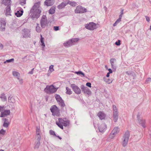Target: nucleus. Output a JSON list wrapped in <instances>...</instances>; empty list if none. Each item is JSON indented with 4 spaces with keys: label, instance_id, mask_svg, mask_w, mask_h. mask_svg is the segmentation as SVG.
<instances>
[{
    "label": "nucleus",
    "instance_id": "obj_1",
    "mask_svg": "<svg viewBox=\"0 0 151 151\" xmlns=\"http://www.w3.org/2000/svg\"><path fill=\"white\" fill-rule=\"evenodd\" d=\"M40 4V1L35 3L30 10V16L32 19L35 18L37 19L39 17L42 9Z\"/></svg>",
    "mask_w": 151,
    "mask_h": 151
},
{
    "label": "nucleus",
    "instance_id": "obj_2",
    "mask_svg": "<svg viewBox=\"0 0 151 151\" xmlns=\"http://www.w3.org/2000/svg\"><path fill=\"white\" fill-rule=\"evenodd\" d=\"M54 96L58 104L61 107L62 110L65 111L66 110V108L64 101L59 95L55 94Z\"/></svg>",
    "mask_w": 151,
    "mask_h": 151
},
{
    "label": "nucleus",
    "instance_id": "obj_3",
    "mask_svg": "<svg viewBox=\"0 0 151 151\" xmlns=\"http://www.w3.org/2000/svg\"><path fill=\"white\" fill-rule=\"evenodd\" d=\"M58 88H56L53 85H47L44 89V91L47 94H52L56 91Z\"/></svg>",
    "mask_w": 151,
    "mask_h": 151
},
{
    "label": "nucleus",
    "instance_id": "obj_4",
    "mask_svg": "<svg viewBox=\"0 0 151 151\" xmlns=\"http://www.w3.org/2000/svg\"><path fill=\"white\" fill-rule=\"evenodd\" d=\"M129 136V131H126L122 139V144L123 147H125L127 145Z\"/></svg>",
    "mask_w": 151,
    "mask_h": 151
},
{
    "label": "nucleus",
    "instance_id": "obj_5",
    "mask_svg": "<svg viewBox=\"0 0 151 151\" xmlns=\"http://www.w3.org/2000/svg\"><path fill=\"white\" fill-rule=\"evenodd\" d=\"M79 40V39L78 38H72L64 43L63 45L66 47H69L73 45Z\"/></svg>",
    "mask_w": 151,
    "mask_h": 151
},
{
    "label": "nucleus",
    "instance_id": "obj_6",
    "mask_svg": "<svg viewBox=\"0 0 151 151\" xmlns=\"http://www.w3.org/2000/svg\"><path fill=\"white\" fill-rule=\"evenodd\" d=\"M48 23V22L46 16L43 15L40 21V25L42 28H45Z\"/></svg>",
    "mask_w": 151,
    "mask_h": 151
},
{
    "label": "nucleus",
    "instance_id": "obj_7",
    "mask_svg": "<svg viewBox=\"0 0 151 151\" xmlns=\"http://www.w3.org/2000/svg\"><path fill=\"white\" fill-rule=\"evenodd\" d=\"M113 120L116 122L118 119V109L115 105H113Z\"/></svg>",
    "mask_w": 151,
    "mask_h": 151
},
{
    "label": "nucleus",
    "instance_id": "obj_8",
    "mask_svg": "<svg viewBox=\"0 0 151 151\" xmlns=\"http://www.w3.org/2000/svg\"><path fill=\"white\" fill-rule=\"evenodd\" d=\"M50 110L53 115L57 116L59 115L60 112L58 108L56 105L52 106L50 109Z\"/></svg>",
    "mask_w": 151,
    "mask_h": 151
},
{
    "label": "nucleus",
    "instance_id": "obj_9",
    "mask_svg": "<svg viewBox=\"0 0 151 151\" xmlns=\"http://www.w3.org/2000/svg\"><path fill=\"white\" fill-rule=\"evenodd\" d=\"M75 12L76 13L82 14L86 12L87 9L85 8L79 6L76 7Z\"/></svg>",
    "mask_w": 151,
    "mask_h": 151
},
{
    "label": "nucleus",
    "instance_id": "obj_10",
    "mask_svg": "<svg viewBox=\"0 0 151 151\" xmlns=\"http://www.w3.org/2000/svg\"><path fill=\"white\" fill-rule=\"evenodd\" d=\"M85 28L89 30H93L96 29V24L93 22H91L86 25Z\"/></svg>",
    "mask_w": 151,
    "mask_h": 151
},
{
    "label": "nucleus",
    "instance_id": "obj_11",
    "mask_svg": "<svg viewBox=\"0 0 151 151\" xmlns=\"http://www.w3.org/2000/svg\"><path fill=\"white\" fill-rule=\"evenodd\" d=\"M22 35L25 38L30 37V30L27 29H24L22 30Z\"/></svg>",
    "mask_w": 151,
    "mask_h": 151
},
{
    "label": "nucleus",
    "instance_id": "obj_12",
    "mask_svg": "<svg viewBox=\"0 0 151 151\" xmlns=\"http://www.w3.org/2000/svg\"><path fill=\"white\" fill-rule=\"evenodd\" d=\"M41 131L39 128L37 127L36 133L35 137V140L36 141H40L41 139L40 135Z\"/></svg>",
    "mask_w": 151,
    "mask_h": 151
},
{
    "label": "nucleus",
    "instance_id": "obj_13",
    "mask_svg": "<svg viewBox=\"0 0 151 151\" xmlns=\"http://www.w3.org/2000/svg\"><path fill=\"white\" fill-rule=\"evenodd\" d=\"M137 119L139 123L140 124H141L142 126L144 128L145 127V121L144 119H142L140 118V114L139 112H138L137 115Z\"/></svg>",
    "mask_w": 151,
    "mask_h": 151
},
{
    "label": "nucleus",
    "instance_id": "obj_14",
    "mask_svg": "<svg viewBox=\"0 0 151 151\" xmlns=\"http://www.w3.org/2000/svg\"><path fill=\"white\" fill-rule=\"evenodd\" d=\"M99 131L101 132H103L106 129L107 127L106 124L104 123L99 124L98 126Z\"/></svg>",
    "mask_w": 151,
    "mask_h": 151
},
{
    "label": "nucleus",
    "instance_id": "obj_15",
    "mask_svg": "<svg viewBox=\"0 0 151 151\" xmlns=\"http://www.w3.org/2000/svg\"><path fill=\"white\" fill-rule=\"evenodd\" d=\"M119 132V130L118 127H115L110 135V137L111 139L113 138L114 137L115 135L117 134Z\"/></svg>",
    "mask_w": 151,
    "mask_h": 151
},
{
    "label": "nucleus",
    "instance_id": "obj_16",
    "mask_svg": "<svg viewBox=\"0 0 151 151\" xmlns=\"http://www.w3.org/2000/svg\"><path fill=\"white\" fill-rule=\"evenodd\" d=\"M71 87L72 88L73 91L76 94H79L81 93V90L80 88L75 84H72L71 85Z\"/></svg>",
    "mask_w": 151,
    "mask_h": 151
},
{
    "label": "nucleus",
    "instance_id": "obj_17",
    "mask_svg": "<svg viewBox=\"0 0 151 151\" xmlns=\"http://www.w3.org/2000/svg\"><path fill=\"white\" fill-rule=\"evenodd\" d=\"M81 89L84 93L87 94L88 95H90L91 94V92L90 89L87 87H85L83 85H82L81 87Z\"/></svg>",
    "mask_w": 151,
    "mask_h": 151
},
{
    "label": "nucleus",
    "instance_id": "obj_18",
    "mask_svg": "<svg viewBox=\"0 0 151 151\" xmlns=\"http://www.w3.org/2000/svg\"><path fill=\"white\" fill-rule=\"evenodd\" d=\"M23 13V9L21 8H19L15 13V15L17 17H20Z\"/></svg>",
    "mask_w": 151,
    "mask_h": 151
},
{
    "label": "nucleus",
    "instance_id": "obj_19",
    "mask_svg": "<svg viewBox=\"0 0 151 151\" xmlns=\"http://www.w3.org/2000/svg\"><path fill=\"white\" fill-rule=\"evenodd\" d=\"M54 0H46L44 3L46 6H50L54 4Z\"/></svg>",
    "mask_w": 151,
    "mask_h": 151
},
{
    "label": "nucleus",
    "instance_id": "obj_20",
    "mask_svg": "<svg viewBox=\"0 0 151 151\" xmlns=\"http://www.w3.org/2000/svg\"><path fill=\"white\" fill-rule=\"evenodd\" d=\"M97 116L101 120L104 119L105 117V114L101 111L99 112L97 114Z\"/></svg>",
    "mask_w": 151,
    "mask_h": 151
},
{
    "label": "nucleus",
    "instance_id": "obj_21",
    "mask_svg": "<svg viewBox=\"0 0 151 151\" xmlns=\"http://www.w3.org/2000/svg\"><path fill=\"white\" fill-rule=\"evenodd\" d=\"M3 119V121H4V122L3 124V126L7 128L9 124V120L8 119L6 118Z\"/></svg>",
    "mask_w": 151,
    "mask_h": 151
},
{
    "label": "nucleus",
    "instance_id": "obj_22",
    "mask_svg": "<svg viewBox=\"0 0 151 151\" xmlns=\"http://www.w3.org/2000/svg\"><path fill=\"white\" fill-rule=\"evenodd\" d=\"M67 4L68 3H67L63 2L58 6V8L59 9H62L64 8Z\"/></svg>",
    "mask_w": 151,
    "mask_h": 151
},
{
    "label": "nucleus",
    "instance_id": "obj_23",
    "mask_svg": "<svg viewBox=\"0 0 151 151\" xmlns=\"http://www.w3.org/2000/svg\"><path fill=\"white\" fill-rule=\"evenodd\" d=\"M0 98L2 101L4 102L7 101L6 97L4 93H2L1 95Z\"/></svg>",
    "mask_w": 151,
    "mask_h": 151
},
{
    "label": "nucleus",
    "instance_id": "obj_24",
    "mask_svg": "<svg viewBox=\"0 0 151 151\" xmlns=\"http://www.w3.org/2000/svg\"><path fill=\"white\" fill-rule=\"evenodd\" d=\"M10 6H7L6 9V15H11L10 14Z\"/></svg>",
    "mask_w": 151,
    "mask_h": 151
},
{
    "label": "nucleus",
    "instance_id": "obj_25",
    "mask_svg": "<svg viewBox=\"0 0 151 151\" xmlns=\"http://www.w3.org/2000/svg\"><path fill=\"white\" fill-rule=\"evenodd\" d=\"M75 73L81 77H84L85 76L84 73L81 71H76L75 72Z\"/></svg>",
    "mask_w": 151,
    "mask_h": 151
},
{
    "label": "nucleus",
    "instance_id": "obj_26",
    "mask_svg": "<svg viewBox=\"0 0 151 151\" xmlns=\"http://www.w3.org/2000/svg\"><path fill=\"white\" fill-rule=\"evenodd\" d=\"M2 3L5 5L9 6L10 4V0H3Z\"/></svg>",
    "mask_w": 151,
    "mask_h": 151
},
{
    "label": "nucleus",
    "instance_id": "obj_27",
    "mask_svg": "<svg viewBox=\"0 0 151 151\" xmlns=\"http://www.w3.org/2000/svg\"><path fill=\"white\" fill-rule=\"evenodd\" d=\"M12 74L14 76L17 77L18 80L19 79V74L18 72L14 71L12 72Z\"/></svg>",
    "mask_w": 151,
    "mask_h": 151
},
{
    "label": "nucleus",
    "instance_id": "obj_28",
    "mask_svg": "<svg viewBox=\"0 0 151 151\" xmlns=\"http://www.w3.org/2000/svg\"><path fill=\"white\" fill-rule=\"evenodd\" d=\"M116 61V59L115 58H112L110 59V62L111 64V67L114 68L115 66H114V62Z\"/></svg>",
    "mask_w": 151,
    "mask_h": 151
},
{
    "label": "nucleus",
    "instance_id": "obj_29",
    "mask_svg": "<svg viewBox=\"0 0 151 151\" xmlns=\"http://www.w3.org/2000/svg\"><path fill=\"white\" fill-rule=\"evenodd\" d=\"M8 102L10 103L14 104L15 102V100L12 97L9 96L8 98Z\"/></svg>",
    "mask_w": 151,
    "mask_h": 151
},
{
    "label": "nucleus",
    "instance_id": "obj_30",
    "mask_svg": "<svg viewBox=\"0 0 151 151\" xmlns=\"http://www.w3.org/2000/svg\"><path fill=\"white\" fill-rule=\"evenodd\" d=\"M2 112L4 114L5 116L10 115L11 113L10 111L9 110H5L4 109V110L2 111Z\"/></svg>",
    "mask_w": 151,
    "mask_h": 151
},
{
    "label": "nucleus",
    "instance_id": "obj_31",
    "mask_svg": "<svg viewBox=\"0 0 151 151\" xmlns=\"http://www.w3.org/2000/svg\"><path fill=\"white\" fill-rule=\"evenodd\" d=\"M40 42L41 43V45L42 46V48L44 49L45 45L44 43V38L42 37L41 35Z\"/></svg>",
    "mask_w": 151,
    "mask_h": 151
},
{
    "label": "nucleus",
    "instance_id": "obj_32",
    "mask_svg": "<svg viewBox=\"0 0 151 151\" xmlns=\"http://www.w3.org/2000/svg\"><path fill=\"white\" fill-rule=\"evenodd\" d=\"M42 29L40 26L39 24L37 23L36 27V29L37 32H40L41 30Z\"/></svg>",
    "mask_w": 151,
    "mask_h": 151
},
{
    "label": "nucleus",
    "instance_id": "obj_33",
    "mask_svg": "<svg viewBox=\"0 0 151 151\" xmlns=\"http://www.w3.org/2000/svg\"><path fill=\"white\" fill-rule=\"evenodd\" d=\"M35 145L34 148L35 149H38L40 145V141H35Z\"/></svg>",
    "mask_w": 151,
    "mask_h": 151
},
{
    "label": "nucleus",
    "instance_id": "obj_34",
    "mask_svg": "<svg viewBox=\"0 0 151 151\" xmlns=\"http://www.w3.org/2000/svg\"><path fill=\"white\" fill-rule=\"evenodd\" d=\"M67 3H68V4H69L70 6H76L77 4L74 1H69Z\"/></svg>",
    "mask_w": 151,
    "mask_h": 151
},
{
    "label": "nucleus",
    "instance_id": "obj_35",
    "mask_svg": "<svg viewBox=\"0 0 151 151\" xmlns=\"http://www.w3.org/2000/svg\"><path fill=\"white\" fill-rule=\"evenodd\" d=\"M66 94L70 95L72 94V91H71V89L68 87H66Z\"/></svg>",
    "mask_w": 151,
    "mask_h": 151
},
{
    "label": "nucleus",
    "instance_id": "obj_36",
    "mask_svg": "<svg viewBox=\"0 0 151 151\" xmlns=\"http://www.w3.org/2000/svg\"><path fill=\"white\" fill-rule=\"evenodd\" d=\"M69 121L68 120L66 119L63 125L64 126L66 127L69 125Z\"/></svg>",
    "mask_w": 151,
    "mask_h": 151
},
{
    "label": "nucleus",
    "instance_id": "obj_37",
    "mask_svg": "<svg viewBox=\"0 0 151 151\" xmlns=\"http://www.w3.org/2000/svg\"><path fill=\"white\" fill-rule=\"evenodd\" d=\"M55 11V8L51 7L49 10V13L50 14H54Z\"/></svg>",
    "mask_w": 151,
    "mask_h": 151
},
{
    "label": "nucleus",
    "instance_id": "obj_38",
    "mask_svg": "<svg viewBox=\"0 0 151 151\" xmlns=\"http://www.w3.org/2000/svg\"><path fill=\"white\" fill-rule=\"evenodd\" d=\"M66 119V118H64L63 119H62L61 118H59L58 119L59 122H58L63 124Z\"/></svg>",
    "mask_w": 151,
    "mask_h": 151
},
{
    "label": "nucleus",
    "instance_id": "obj_39",
    "mask_svg": "<svg viewBox=\"0 0 151 151\" xmlns=\"http://www.w3.org/2000/svg\"><path fill=\"white\" fill-rule=\"evenodd\" d=\"M0 25H6V22L4 19H1L0 20Z\"/></svg>",
    "mask_w": 151,
    "mask_h": 151
},
{
    "label": "nucleus",
    "instance_id": "obj_40",
    "mask_svg": "<svg viewBox=\"0 0 151 151\" xmlns=\"http://www.w3.org/2000/svg\"><path fill=\"white\" fill-rule=\"evenodd\" d=\"M56 124L61 129H63V125L61 123H59L58 122H56Z\"/></svg>",
    "mask_w": 151,
    "mask_h": 151
},
{
    "label": "nucleus",
    "instance_id": "obj_41",
    "mask_svg": "<svg viewBox=\"0 0 151 151\" xmlns=\"http://www.w3.org/2000/svg\"><path fill=\"white\" fill-rule=\"evenodd\" d=\"M19 4L22 6L26 4V0H20Z\"/></svg>",
    "mask_w": 151,
    "mask_h": 151
},
{
    "label": "nucleus",
    "instance_id": "obj_42",
    "mask_svg": "<svg viewBox=\"0 0 151 151\" xmlns=\"http://www.w3.org/2000/svg\"><path fill=\"white\" fill-rule=\"evenodd\" d=\"M5 26L6 25H1V27L0 28V30L1 31H4L5 29Z\"/></svg>",
    "mask_w": 151,
    "mask_h": 151
},
{
    "label": "nucleus",
    "instance_id": "obj_43",
    "mask_svg": "<svg viewBox=\"0 0 151 151\" xmlns=\"http://www.w3.org/2000/svg\"><path fill=\"white\" fill-rule=\"evenodd\" d=\"M150 82H151V78H148L146 79L145 83L146 84H147L149 83Z\"/></svg>",
    "mask_w": 151,
    "mask_h": 151
},
{
    "label": "nucleus",
    "instance_id": "obj_44",
    "mask_svg": "<svg viewBox=\"0 0 151 151\" xmlns=\"http://www.w3.org/2000/svg\"><path fill=\"white\" fill-rule=\"evenodd\" d=\"M53 65H51L50 67H49V70L50 72H53L54 70V69H53Z\"/></svg>",
    "mask_w": 151,
    "mask_h": 151
},
{
    "label": "nucleus",
    "instance_id": "obj_45",
    "mask_svg": "<svg viewBox=\"0 0 151 151\" xmlns=\"http://www.w3.org/2000/svg\"><path fill=\"white\" fill-rule=\"evenodd\" d=\"M14 60V59L13 58H12V59H9V60H7L4 62V63H10V62H11L13 61Z\"/></svg>",
    "mask_w": 151,
    "mask_h": 151
},
{
    "label": "nucleus",
    "instance_id": "obj_46",
    "mask_svg": "<svg viewBox=\"0 0 151 151\" xmlns=\"http://www.w3.org/2000/svg\"><path fill=\"white\" fill-rule=\"evenodd\" d=\"M49 133L50 135H53L54 136H56V134L54 131L51 130L49 131Z\"/></svg>",
    "mask_w": 151,
    "mask_h": 151
},
{
    "label": "nucleus",
    "instance_id": "obj_47",
    "mask_svg": "<svg viewBox=\"0 0 151 151\" xmlns=\"http://www.w3.org/2000/svg\"><path fill=\"white\" fill-rule=\"evenodd\" d=\"M6 107V106H0V111L2 112L3 111L4 109H5Z\"/></svg>",
    "mask_w": 151,
    "mask_h": 151
},
{
    "label": "nucleus",
    "instance_id": "obj_48",
    "mask_svg": "<svg viewBox=\"0 0 151 151\" xmlns=\"http://www.w3.org/2000/svg\"><path fill=\"white\" fill-rule=\"evenodd\" d=\"M6 132V131L4 130L3 129H2L0 131V134L2 135H4Z\"/></svg>",
    "mask_w": 151,
    "mask_h": 151
},
{
    "label": "nucleus",
    "instance_id": "obj_49",
    "mask_svg": "<svg viewBox=\"0 0 151 151\" xmlns=\"http://www.w3.org/2000/svg\"><path fill=\"white\" fill-rule=\"evenodd\" d=\"M115 45H120V41L119 40H118L117 42H116L115 43Z\"/></svg>",
    "mask_w": 151,
    "mask_h": 151
},
{
    "label": "nucleus",
    "instance_id": "obj_50",
    "mask_svg": "<svg viewBox=\"0 0 151 151\" xmlns=\"http://www.w3.org/2000/svg\"><path fill=\"white\" fill-rule=\"evenodd\" d=\"M53 28L54 29L55 31H58L59 30V27L58 26H54Z\"/></svg>",
    "mask_w": 151,
    "mask_h": 151
},
{
    "label": "nucleus",
    "instance_id": "obj_51",
    "mask_svg": "<svg viewBox=\"0 0 151 151\" xmlns=\"http://www.w3.org/2000/svg\"><path fill=\"white\" fill-rule=\"evenodd\" d=\"M86 86H87L89 87H91V84L90 83H89V82L87 83H86Z\"/></svg>",
    "mask_w": 151,
    "mask_h": 151
},
{
    "label": "nucleus",
    "instance_id": "obj_52",
    "mask_svg": "<svg viewBox=\"0 0 151 151\" xmlns=\"http://www.w3.org/2000/svg\"><path fill=\"white\" fill-rule=\"evenodd\" d=\"M145 18H146V20L147 22H149L150 21V18L146 16Z\"/></svg>",
    "mask_w": 151,
    "mask_h": 151
},
{
    "label": "nucleus",
    "instance_id": "obj_53",
    "mask_svg": "<svg viewBox=\"0 0 151 151\" xmlns=\"http://www.w3.org/2000/svg\"><path fill=\"white\" fill-rule=\"evenodd\" d=\"M121 19H120L118 18L115 22L116 23H117L118 24L119 22L121 21Z\"/></svg>",
    "mask_w": 151,
    "mask_h": 151
},
{
    "label": "nucleus",
    "instance_id": "obj_54",
    "mask_svg": "<svg viewBox=\"0 0 151 151\" xmlns=\"http://www.w3.org/2000/svg\"><path fill=\"white\" fill-rule=\"evenodd\" d=\"M1 112V114L0 116V117H4L5 116V115H4V113L2 112V111Z\"/></svg>",
    "mask_w": 151,
    "mask_h": 151
},
{
    "label": "nucleus",
    "instance_id": "obj_55",
    "mask_svg": "<svg viewBox=\"0 0 151 151\" xmlns=\"http://www.w3.org/2000/svg\"><path fill=\"white\" fill-rule=\"evenodd\" d=\"M3 48V45L0 43V50H2Z\"/></svg>",
    "mask_w": 151,
    "mask_h": 151
},
{
    "label": "nucleus",
    "instance_id": "obj_56",
    "mask_svg": "<svg viewBox=\"0 0 151 151\" xmlns=\"http://www.w3.org/2000/svg\"><path fill=\"white\" fill-rule=\"evenodd\" d=\"M34 69V68L32 69V70L29 72V73L30 74H32L33 73V70Z\"/></svg>",
    "mask_w": 151,
    "mask_h": 151
},
{
    "label": "nucleus",
    "instance_id": "obj_57",
    "mask_svg": "<svg viewBox=\"0 0 151 151\" xmlns=\"http://www.w3.org/2000/svg\"><path fill=\"white\" fill-rule=\"evenodd\" d=\"M108 70L109 71V73H111L112 72V70L111 69H110V68L109 69H108Z\"/></svg>",
    "mask_w": 151,
    "mask_h": 151
},
{
    "label": "nucleus",
    "instance_id": "obj_58",
    "mask_svg": "<svg viewBox=\"0 0 151 151\" xmlns=\"http://www.w3.org/2000/svg\"><path fill=\"white\" fill-rule=\"evenodd\" d=\"M126 74H128V75H131V73L130 72L127 71L126 72Z\"/></svg>",
    "mask_w": 151,
    "mask_h": 151
},
{
    "label": "nucleus",
    "instance_id": "obj_59",
    "mask_svg": "<svg viewBox=\"0 0 151 151\" xmlns=\"http://www.w3.org/2000/svg\"><path fill=\"white\" fill-rule=\"evenodd\" d=\"M122 14H121L119 16V19H122Z\"/></svg>",
    "mask_w": 151,
    "mask_h": 151
},
{
    "label": "nucleus",
    "instance_id": "obj_60",
    "mask_svg": "<svg viewBox=\"0 0 151 151\" xmlns=\"http://www.w3.org/2000/svg\"><path fill=\"white\" fill-rule=\"evenodd\" d=\"M117 24V23H116L115 22V23L113 24V26L115 27L116 26Z\"/></svg>",
    "mask_w": 151,
    "mask_h": 151
},
{
    "label": "nucleus",
    "instance_id": "obj_61",
    "mask_svg": "<svg viewBox=\"0 0 151 151\" xmlns=\"http://www.w3.org/2000/svg\"><path fill=\"white\" fill-rule=\"evenodd\" d=\"M112 81H106V82L108 83H111L112 82Z\"/></svg>",
    "mask_w": 151,
    "mask_h": 151
},
{
    "label": "nucleus",
    "instance_id": "obj_62",
    "mask_svg": "<svg viewBox=\"0 0 151 151\" xmlns=\"http://www.w3.org/2000/svg\"><path fill=\"white\" fill-rule=\"evenodd\" d=\"M110 73H108L107 75H106V77H109V74Z\"/></svg>",
    "mask_w": 151,
    "mask_h": 151
},
{
    "label": "nucleus",
    "instance_id": "obj_63",
    "mask_svg": "<svg viewBox=\"0 0 151 151\" xmlns=\"http://www.w3.org/2000/svg\"><path fill=\"white\" fill-rule=\"evenodd\" d=\"M56 137H58L59 139H61V138L59 137V136H56Z\"/></svg>",
    "mask_w": 151,
    "mask_h": 151
},
{
    "label": "nucleus",
    "instance_id": "obj_64",
    "mask_svg": "<svg viewBox=\"0 0 151 151\" xmlns=\"http://www.w3.org/2000/svg\"><path fill=\"white\" fill-rule=\"evenodd\" d=\"M121 14L123 15V10L122 9L121 10Z\"/></svg>",
    "mask_w": 151,
    "mask_h": 151
}]
</instances>
